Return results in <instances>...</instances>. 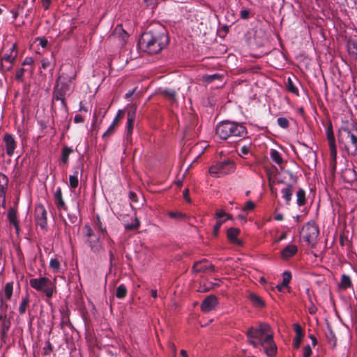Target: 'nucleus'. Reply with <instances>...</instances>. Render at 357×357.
I'll return each mask as SVG.
<instances>
[{"label": "nucleus", "instance_id": "obj_5", "mask_svg": "<svg viewBox=\"0 0 357 357\" xmlns=\"http://www.w3.org/2000/svg\"><path fill=\"white\" fill-rule=\"evenodd\" d=\"M271 327L268 324L261 323L257 327H250L246 332L250 344L254 347L259 348L266 335H271Z\"/></svg>", "mask_w": 357, "mask_h": 357}, {"label": "nucleus", "instance_id": "obj_37", "mask_svg": "<svg viewBox=\"0 0 357 357\" xmlns=\"http://www.w3.org/2000/svg\"><path fill=\"white\" fill-rule=\"evenodd\" d=\"M5 296L7 300H10L13 292V283L7 282L4 287Z\"/></svg>", "mask_w": 357, "mask_h": 357}, {"label": "nucleus", "instance_id": "obj_64", "mask_svg": "<svg viewBox=\"0 0 357 357\" xmlns=\"http://www.w3.org/2000/svg\"><path fill=\"white\" fill-rule=\"evenodd\" d=\"M33 63V59L31 57H26L22 62L23 66L31 65Z\"/></svg>", "mask_w": 357, "mask_h": 357}, {"label": "nucleus", "instance_id": "obj_27", "mask_svg": "<svg viewBox=\"0 0 357 357\" xmlns=\"http://www.w3.org/2000/svg\"><path fill=\"white\" fill-rule=\"evenodd\" d=\"M208 261L206 259L202 261H197L194 264L192 271L195 273H204L207 271Z\"/></svg>", "mask_w": 357, "mask_h": 357}, {"label": "nucleus", "instance_id": "obj_28", "mask_svg": "<svg viewBox=\"0 0 357 357\" xmlns=\"http://www.w3.org/2000/svg\"><path fill=\"white\" fill-rule=\"evenodd\" d=\"M352 287V282L351 278L346 275L342 274L341 276L340 282L339 284V287L342 289H347Z\"/></svg>", "mask_w": 357, "mask_h": 357}, {"label": "nucleus", "instance_id": "obj_58", "mask_svg": "<svg viewBox=\"0 0 357 357\" xmlns=\"http://www.w3.org/2000/svg\"><path fill=\"white\" fill-rule=\"evenodd\" d=\"M227 213L223 210H217L215 213V218L221 219L225 217Z\"/></svg>", "mask_w": 357, "mask_h": 357}, {"label": "nucleus", "instance_id": "obj_2", "mask_svg": "<svg viewBox=\"0 0 357 357\" xmlns=\"http://www.w3.org/2000/svg\"><path fill=\"white\" fill-rule=\"evenodd\" d=\"M337 142L340 149L349 155H357V126L344 122L338 130Z\"/></svg>", "mask_w": 357, "mask_h": 357}, {"label": "nucleus", "instance_id": "obj_56", "mask_svg": "<svg viewBox=\"0 0 357 357\" xmlns=\"http://www.w3.org/2000/svg\"><path fill=\"white\" fill-rule=\"evenodd\" d=\"M241 17L243 20H246L250 16V11L248 10H242L240 12Z\"/></svg>", "mask_w": 357, "mask_h": 357}, {"label": "nucleus", "instance_id": "obj_55", "mask_svg": "<svg viewBox=\"0 0 357 357\" xmlns=\"http://www.w3.org/2000/svg\"><path fill=\"white\" fill-rule=\"evenodd\" d=\"M169 215L172 218H182L185 216L183 213L178 212H169Z\"/></svg>", "mask_w": 357, "mask_h": 357}, {"label": "nucleus", "instance_id": "obj_25", "mask_svg": "<svg viewBox=\"0 0 357 357\" xmlns=\"http://www.w3.org/2000/svg\"><path fill=\"white\" fill-rule=\"evenodd\" d=\"M8 219L9 222L11 225H13L15 228L16 229V231H18L19 230V222L17 218V211L11 207L9 208L8 212Z\"/></svg>", "mask_w": 357, "mask_h": 357}, {"label": "nucleus", "instance_id": "obj_34", "mask_svg": "<svg viewBox=\"0 0 357 357\" xmlns=\"http://www.w3.org/2000/svg\"><path fill=\"white\" fill-rule=\"evenodd\" d=\"M73 152V150L70 147L64 146L63 148L61 153V160L63 163H68L69 155Z\"/></svg>", "mask_w": 357, "mask_h": 357}, {"label": "nucleus", "instance_id": "obj_1", "mask_svg": "<svg viewBox=\"0 0 357 357\" xmlns=\"http://www.w3.org/2000/svg\"><path fill=\"white\" fill-rule=\"evenodd\" d=\"M168 43L169 37L165 29L158 25L156 28L143 33L138 40L137 45L142 52L152 55L160 53Z\"/></svg>", "mask_w": 357, "mask_h": 357}, {"label": "nucleus", "instance_id": "obj_50", "mask_svg": "<svg viewBox=\"0 0 357 357\" xmlns=\"http://www.w3.org/2000/svg\"><path fill=\"white\" fill-rule=\"evenodd\" d=\"M255 204L252 201L249 200L246 202L243 210L244 211H250L253 210L255 208Z\"/></svg>", "mask_w": 357, "mask_h": 357}, {"label": "nucleus", "instance_id": "obj_36", "mask_svg": "<svg viewBox=\"0 0 357 357\" xmlns=\"http://www.w3.org/2000/svg\"><path fill=\"white\" fill-rule=\"evenodd\" d=\"M270 155L271 159L278 165H280L283 162V160L280 153L277 150L272 149Z\"/></svg>", "mask_w": 357, "mask_h": 357}, {"label": "nucleus", "instance_id": "obj_20", "mask_svg": "<svg viewBox=\"0 0 357 357\" xmlns=\"http://www.w3.org/2000/svg\"><path fill=\"white\" fill-rule=\"evenodd\" d=\"M298 252V248L296 245L293 244H289L287 245L282 251H281V257L284 259H289L296 254Z\"/></svg>", "mask_w": 357, "mask_h": 357}, {"label": "nucleus", "instance_id": "obj_3", "mask_svg": "<svg viewBox=\"0 0 357 357\" xmlns=\"http://www.w3.org/2000/svg\"><path fill=\"white\" fill-rule=\"evenodd\" d=\"M215 133L220 139L226 140L232 137L243 138L248 132L247 128L240 123L223 121L217 125Z\"/></svg>", "mask_w": 357, "mask_h": 357}, {"label": "nucleus", "instance_id": "obj_14", "mask_svg": "<svg viewBox=\"0 0 357 357\" xmlns=\"http://www.w3.org/2000/svg\"><path fill=\"white\" fill-rule=\"evenodd\" d=\"M3 142L6 145V153L8 155H13L16 148V142L10 134H6L3 137Z\"/></svg>", "mask_w": 357, "mask_h": 357}, {"label": "nucleus", "instance_id": "obj_53", "mask_svg": "<svg viewBox=\"0 0 357 357\" xmlns=\"http://www.w3.org/2000/svg\"><path fill=\"white\" fill-rule=\"evenodd\" d=\"M46 344H47V346L43 348L44 354L49 355L52 351L53 347L50 341H47Z\"/></svg>", "mask_w": 357, "mask_h": 357}, {"label": "nucleus", "instance_id": "obj_7", "mask_svg": "<svg viewBox=\"0 0 357 357\" xmlns=\"http://www.w3.org/2000/svg\"><path fill=\"white\" fill-rule=\"evenodd\" d=\"M235 169V163L232 160H226L211 166L208 172L213 176L220 177L234 172Z\"/></svg>", "mask_w": 357, "mask_h": 357}, {"label": "nucleus", "instance_id": "obj_51", "mask_svg": "<svg viewBox=\"0 0 357 357\" xmlns=\"http://www.w3.org/2000/svg\"><path fill=\"white\" fill-rule=\"evenodd\" d=\"M212 289H213V286L211 284H208V286H206L205 284H204V285L200 284L197 291L201 293H206V292L209 291Z\"/></svg>", "mask_w": 357, "mask_h": 357}, {"label": "nucleus", "instance_id": "obj_15", "mask_svg": "<svg viewBox=\"0 0 357 357\" xmlns=\"http://www.w3.org/2000/svg\"><path fill=\"white\" fill-rule=\"evenodd\" d=\"M293 328L296 333L293 344L295 349H298L304 336V332L301 325L298 323L294 324Z\"/></svg>", "mask_w": 357, "mask_h": 357}, {"label": "nucleus", "instance_id": "obj_13", "mask_svg": "<svg viewBox=\"0 0 357 357\" xmlns=\"http://www.w3.org/2000/svg\"><path fill=\"white\" fill-rule=\"evenodd\" d=\"M218 304V298L215 295H209L202 302L200 309L203 312H209L215 310Z\"/></svg>", "mask_w": 357, "mask_h": 357}, {"label": "nucleus", "instance_id": "obj_57", "mask_svg": "<svg viewBox=\"0 0 357 357\" xmlns=\"http://www.w3.org/2000/svg\"><path fill=\"white\" fill-rule=\"evenodd\" d=\"M183 196L185 200L188 202H190V192L188 188H185L183 192Z\"/></svg>", "mask_w": 357, "mask_h": 357}, {"label": "nucleus", "instance_id": "obj_42", "mask_svg": "<svg viewBox=\"0 0 357 357\" xmlns=\"http://www.w3.org/2000/svg\"><path fill=\"white\" fill-rule=\"evenodd\" d=\"M79 184V179L75 176L70 175L69 176V186L71 189H75Z\"/></svg>", "mask_w": 357, "mask_h": 357}, {"label": "nucleus", "instance_id": "obj_33", "mask_svg": "<svg viewBox=\"0 0 357 357\" xmlns=\"http://www.w3.org/2000/svg\"><path fill=\"white\" fill-rule=\"evenodd\" d=\"M128 293V290L124 284H120L117 288L116 291V296L119 298L122 299L124 298Z\"/></svg>", "mask_w": 357, "mask_h": 357}, {"label": "nucleus", "instance_id": "obj_44", "mask_svg": "<svg viewBox=\"0 0 357 357\" xmlns=\"http://www.w3.org/2000/svg\"><path fill=\"white\" fill-rule=\"evenodd\" d=\"M225 222V220H219L216 222L215 225L213 227V234L214 236H217L218 235V232L220 228L222 225V224Z\"/></svg>", "mask_w": 357, "mask_h": 357}, {"label": "nucleus", "instance_id": "obj_39", "mask_svg": "<svg viewBox=\"0 0 357 357\" xmlns=\"http://www.w3.org/2000/svg\"><path fill=\"white\" fill-rule=\"evenodd\" d=\"M50 266L52 269L53 272L57 273L60 268V262L56 258L51 259L50 261Z\"/></svg>", "mask_w": 357, "mask_h": 357}, {"label": "nucleus", "instance_id": "obj_29", "mask_svg": "<svg viewBox=\"0 0 357 357\" xmlns=\"http://www.w3.org/2000/svg\"><path fill=\"white\" fill-rule=\"evenodd\" d=\"M88 244L92 252L98 253L101 249V246L99 243V237H94L88 240Z\"/></svg>", "mask_w": 357, "mask_h": 357}, {"label": "nucleus", "instance_id": "obj_54", "mask_svg": "<svg viewBox=\"0 0 357 357\" xmlns=\"http://www.w3.org/2000/svg\"><path fill=\"white\" fill-rule=\"evenodd\" d=\"M312 351L310 345H306L304 347V353L303 357H310L312 355Z\"/></svg>", "mask_w": 357, "mask_h": 357}, {"label": "nucleus", "instance_id": "obj_21", "mask_svg": "<svg viewBox=\"0 0 357 357\" xmlns=\"http://www.w3.org/2000/svg\"><path fill=\"white\" fill-rule=\"evenodd\" d=\"M11 326V321L8 316L4 317L3 320L1 324V337L3 342H6V340L8 337V332Z\"/></svg>", "mask_w": 357, "mask_h": 357}, {"label": "nucleus", "instance_id": "obj_59", "mask_svg": "<svg viewBox=\"0 0 357 357\" xmlns=\"http://www.w3.org/2000/svg\"><path fill=\"white\" fill-rule=\"evenodd\" d=\"M37 40H39V44L42 47H46L48 43V41L45 38H38Z\"/></svg>", "mask_w": 357, "mask_h": 357}, {"label": "nucleus", "instance_id": "obj_48", "mask_svg": "<svg viewBox=\"0 0 357 357\" xmlns=\"http://www.w3.org/2000/svg\"><path fill=\"white\" fill-rule=\"evenodd\" d=\"M60 325H61V328H63L64 327V326H69L70 327H73V325L70 321L69 317L68 315H64V314L62 315V319H61Z\"/></svg>", "mask_w": 357, "mask_h": 357}, {"label": "nucleus", "instance_id": "obj_6", "mask_svg": "<svg viewBox=\"0 0 357 357\" xmlns=\"http://www.w3.org/2000/svg\"><path fill=\"white\" fill-rule=\"evenodd\" d=\"M29 284L34 289L43 291L45 296L49 298L52 297L56 289L55 285L46 277L32 278L29 280Z\"/></svg>", "mask_w": 357, "mask_h": 357}, {"label": "nucleus", "instance_id": "obj_11", "mask_svg": "<svg viewBox=\"0 0 357 357\" xmlns=\"http://www.w3.org/2000/svg\"><path fill=\"white\" fill-rule=\"evenodd\" d=\"M35 220L42 229H46L47 225V211L43 204H38L35 208Z\"/></svg>", "mask_w": 357, "mask_h": 357}, {"label": "nucleus", "instance_id": "obj_19", "mask_svg": "<svg viewBox=\"0 0 357 357\" xmlns=\"http://www.w3.org/2000/svg\"><path fill=\"white\" fill-rule=\"evenodd\" d=\"M135 118V112H129L128 113V119H127V123H126V139L127 140L129 139V137L131 136L132 131H133V127H134V121Z\"/></svg>", "mask_w": 357, "mask_h": 357}, {"label": "nucleus", "instance_id": "obj_30", "mask_svg": "<svg viewBox=\"0 0 357 357\" xmlns=\"http://www.w3.org/2000/svg\"><path fill=\"white\" fill-rule=\"evenodd\" d=\"M296 204L299 206H304L306 204V193L305 190L300 188L296 192Z\"/></svg>", "mask_w": 357, "mask_h": 357}, {"label": "nucleus", "instance_id": "obj_62", "mask_svg": "<svg viewBox=\"0 0 357 357\" xmlns=\"http://www.w3.org/2000/svg\"><path fill=\"white\" fill-rule=\"evenodd\" d=\"M129 199L132 202H137V194L132 191L130 192H129Z\"/></svg>", "mask_w": 357, "mask_h": 357}, {"label": "nucleus", "instance_id": "obj_16", "mask_svg": "<svg viewBox=\"0 0 357 357\" xmlns=\"http://www.w3.org/2000/svg\"><path fill=\"white\" fill-rule=\"evenodd\" d=\"M112 37L119 38L121 45H123L128 38V33L123 29L121 24H118L112 33Z\"/></svg>", "mask_w": 357, "mask_h": 357}, {"label": "nucleus", "instance_id": "obj_52", "mask_svg": "<svg viewBox=\"0 0 357 357\" xmlns=\"http://www.w3.org/2000/svg\"><path fill=\"white\" fill-rule=\"evenodd\" d=\"M82 167H83L82 165H79L73 168V174H72V176H75L78 178L79 174H82Z\"/></svg>", "mask_w": 357, "mask_h": 357}, {"label": "nucleus", "instance_id": "obj_63", "mask_svg": "<svg viewBox=\"0 0 357 357\" xmlns=\"http://www.w3.org/2000/svg\"><path fill=\"white\" fill-rule=\"evenodd\" d=\"M220 76L218 74H213V75H208L205 80L207 81V82H212L213 81L214 79L218 78Z\"/></svg>", "mask_w": 357, "mask_h": 357}, {"label": "nucleus", "instance_id": "obj_10", "mask_svg": "<svg viewBox=\"0 0 357 357\" xmlns=\"http://www.w3.org/2000/svg\"><path fill=\"white\" fill-rule=\"evenodd\" d=\"M260 347L263 348L264 352L268 357H274L277 354L278 348L273 340L272 334L266 335V337H264V340L260 344Z\"/></svg>", "mask_w": 357, "mask_h": 357}, {"label": "nucleus", "instance_id": "obj_38", "mask_svg": "<svg viewBox=\"0 0 357 357\" xmlns=\"http://www.w3.org/2000/svg\"><path fill=\"white\" fill-rule=\"evenodd\" d=\"M291 279V273L290 271H284L282 274V286H288Z\"/></svg>", "mask_w": 357, "mask_h": 357}, {"label": "nucleus", "instance_id": "obj_31", "mask_svg": "<svg viewBox=\"0 0 357 357\" xmlns=\"http://www.w3.org/2000/svg\"><path fill=\"white\" fill-rule=\"evenodd\" d=\"M29 304V298L28 295H26L22 298L21 303L19 306V312L21 315H23L26 310L27 307Z\"/></svg>", "mask_w": 357, "mask_h": 357}, {"label": "nucleus", "instance_id": "obj_23", "mask_svg": "<svg viewBox=\"0 0 357 357\" xmlns=\"http://www.w3.org/2000/svg\"><path fill=\"white\" fill-rule=\"evenodd\" d=\"M347 49L349 54L357 60V40H349L347 43Z\"/></svg>", "mask_w": 357, "mask_h": 357}, {"label": "nucleus", "instance_id": "obj_61", "mask_svg": "<svg viewBox=\"0 0 357 357\" xmlns=\"http://www.w3.org/2000/svg\"><path fill=\"white\" fill-rule=\"evenodd\" d=\"M135 91V89H132L131 90H129L126 94H125V98L127 100H130L132 96H133L134 93Z\"/></svg>", "mask_w": 357, "mask_h": 357}, {"label": "nucleus", "instance_id": "obj_24", "mask_svg": "<svg viewBox=\"0 0 357 357\" xmlns=\"http://www.w3.org/2000/svg\"><path fill=\"white\" fill-rule=\"evenodd\" d=\"M287 187L282 189L281 192L282 194V197L284 199L287 204H289L291 197L294 192V186L292 184L286 183Z\"/></svg>", "mask_w": 357, "mask_h": 357}, {"label": "nucleus", "instance_id": "obj_8", "mask_svg": "<svg viewBox=\"0 0 357 357\" xmlns=\"http://www.w3.org/2000/svg\"><path fill=\"white\" fill-rule=\"evenodd\" d=\"M17 54V45L14 43L9 50V52L4 54L0 59V72L1 73L4 74L12 70Z\"/></svg>", "mask_w": 357, "mask_h": 357}, {"label": "nucleus", "instance_id": "obj_22", "mask_svg": "<svg viewBox=\"0 0 357 357\" xmlns=\"http://www.w3.org/2000/svg\"><path fill=\"white\" fill-rule=\"evenodd\" d=\"M240 233V229L235 227L228 229L227 236L230 242L234 244L241 245V241L238 239L237 236Z\"/></svg>", "mask_w": 357, "mask_h": 357}, {"label": "nucleus", "instance_id": "obj_47", "mask_svg": "<svg viewBox=\"0 0 357 357\" xmlns=\"http://www.w3.org/2000/svg\"><path fill=\"white\" fill-rule=\"evenodd\" d=\"M116 127V126L115 125L112 123L108 129L103 133L102 138H106L113 135Z\"/></svg>", "mask_w": 357, "mask_h": 357}, {"label": "nucleus", "instance_id": "obj_32", "mask_svg": "<svg viewBox=\"0 0 357 357\" xmlns=\"http://www.w3.org/2000/svg\"><path fill=\"white\" fill-rule=\"evenodd\" d=\"M94 225H95V227L101 231V233L102 234V235L104 236H108V233L106 229V227H103L102 223L100 220V218L98 215H97L96 216V220H94Z\"/></svg>", "mask_w": 357, "mask_h": 357}, {"label": "nucleus", "instance_id": "obj_26", "mask_svg": "<svg viewBox=\"0 0 357 357\" xmlns=\"http://www.w3.org/2000/svg\"><path fill=\"white\" fill-rule=\"evenodd\" d=\"M248 298L256 307L261 308L265 306V303L262 298L254 293H250L248 296Z\"/></svg>", "mask_w": 357, "mask_h": 357}, {"label": "nucleus", "instance_id": "obj_35", "mask_svg": "<svg viewBox=\"0 0 357 357\" xmlns=\"http://www.w3.org/2000/svg\"><path fill=\"white\" fill-rule=\"evenodd\" d=\"M287 89L289 92L295 94L296 96H299L298 89L297 87L294 85L292 79L289 77L287 79Z\"/></svg>", "mask_w": 357, "mask_h": 357}, {"label": "nucleus", "instance_id": "obj_4", "mask_svg": "<svg viewBox=\"0 0 357 357\" xmlns=\"http://www.w3.org/2000/svg\"><path fill=\"white\" fill-rule=\"evenodd\" d=\"M75 77L76 73L73 71L70 75L62 73L56 79L53 90V99L61 100L64 108L67 107L65 97L72 91L70 84L75 79Z\"/></svg>", "mask_w": 357, "mask_h": 357}, {"label": "nucleus", "instance_id": "obj_45", "mask_svg": "<svg viewBox=\"0 0 357 357\" xmlns=\"http://www.w3.org/2000/svg\"><path fill=\"white\" fill-rule=\"evenodd\" d=\"M161 93L171 100H174L176 96V92L174 90L165 89L162 91Z\"/></svg>", "mask_w": 357, "mask_h": 357}, {"label": "nucleus", "instance_id": "obj_60", "mask_svg": "<svg viewBox=\"0 0 357 357\" xmlns=\"http://www.w3.org/2000/svg\"><path fill=\"white\" fill-rule=\"evenodd\" d=\"M43 7L45 10L49 9L52 0H41Z\"/></svg>", "mask_w": 357, "mask_h": 357}, {"label": "nucleus", "instance_id": "obj_40", "mask_svg": "<svg viewBox=\"0 0 357 357\" xmlns=\"http://www.w3.org/2000/svg\"><path fill=\"white\" fill-rule=\"evenodd\" d=\"M277 122L278 126L283 129H287L289 126V121L287 118L279 117L277 119Z\"/></svg>", "mask_w": 357, "mask_h": 357}, {"label": "nucleus", "instance_id": "obj_17", "mask_svg": "<svg viewBox=\"0 0 357 357\" xmlns=\"http://www.w3.org/2000/svg\"><path fill=\"white\" fill-rule=\"evenodd\" d=\"M54 202L59 210H67V206L63 199L61 188H58L54 193Z\"/></svg>", "mask_w": 357, "mask_h": 357}, {"label": "nucleus", "instance_id": "obj_18", "mask_svg": "<svg viewBox=\"0 0 357 357\" xmlns=\"http://www.w3.org/2000/svg\"><path fill=\"white\" fill-rule=\"evenodd\" d=\"M8 183V177L3 173L0 172V197H3L2 206L5 207L6 204V188Z\"/></svg>", "mask_w": 357, "mask_h": 357}, {"label": "nucleus", "instance_id": "obj_49", "mask_svg": "<svg viewBox=\"0 0 357 357\" xmlns=\"http://www.w3.org/2000/svg\"><path fill=\"white\" fill-rule=\"evenodd\" d=\"M24 72H25V69L23 68H20L18 70H17L16 75H15V79L19 82H22Z\"/></svg>", "mask_w": 357, "mask_h": 357}, {"label": "nucleus", "instance_id": "obj_9", "mask_svg": "<svg viewBox=\"0 0 357 357\" xmlns=\"http://www.w3.org/2000/svg\"><path fill=\"white\" fill-rule=\"evenodd\" d=\"M319 234V229L315 222H309L303 227L301 236L307 245L314 246Z\"/></svg>", "mask_w": 357, "mask_h": 357}, {"label": "nucleus", "instance_id": "obj_12", "mask_svg": "<svg viewBox=\"0 0 357 357\" xmlns=\"http://www.w3.org/2000/svg\"><path fill=\"white\" fill-rule=\"evenodd\" d=\"M326 132V137H327L329 149H330V155L333 158H335V157L337 155V148H336V144H335V138L333 126H332L331 122H329V123L328 124Z\"/></svg>", "mask_w": 357, "mask_h": 357}, {"label": "nucleus", "instance_id": "obj_46", "mask_svg": "<svg viewBox=\"0 0 357 357\" xmlns=\"http://www.w3.org/2000/svg\"><path fill=\"white\" fill-rule=\"evenodd\" d=\"M83 230L85 236L88 237L89 239L92 238L93 237H96L92 229L89 225H85L84 227Z\"/></svg>", "mask_w": 357, "mask_h": 357}, {"label": "nucleus", "instance_id": "obj_41", "mask_svg": "<svg viewBox=\"0 0 357 357\" xmlns=\"http://www.w3.org/2000/svg\"><path fill=\"white\" fill-rule=\"evenodd\" d=\"M124 114V110L119 109L112 123L117 126L120 121L123 118Z\"/></svg>", "mask_w": 357, "mask_h": 357}, {"label": "nucleus", "instance_id": "obj_43", "mask_svg": "<svg viewBox=\"0 0 357 357\" xmlns=\"http://www.w3.org/2000/svg\"><path fill=\"white\" fill-rule=\"evenodd\" d=\"M139 227V220L135 218V222L131 224L125 225V228L126 230L131 231L137 229Z\"/></svg>", "mask_w": 357, "mask_h": 357}]
</instances>
